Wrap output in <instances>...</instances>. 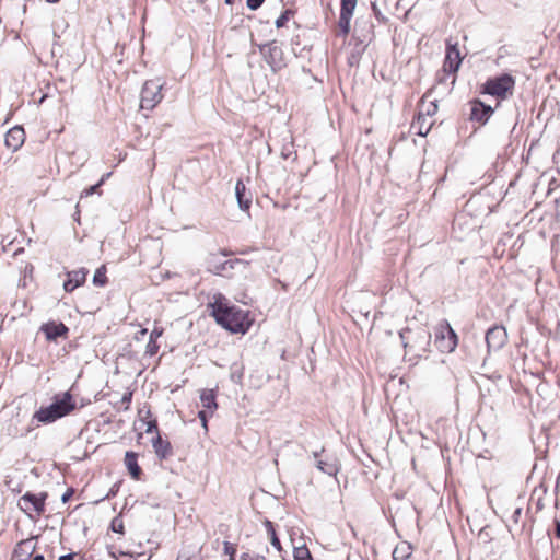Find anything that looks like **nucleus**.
<instances>
[{"label": "nucleus", "mask_w": 560, "mask_h": 560, "mask_svg": "<svg viewBox=\"0 0 560 560\" xmlns=\"http://www.w3.org/2000/svg\"><path fill=\"white\" fill-rule=\"evenodd\" d=\"M212 308L211 314L215 322L226 330L232 332H245V314L242 310L234 305L219 294L215 296L214 302L210 304Z\"/></svg>", "instance_id": "nucleus-1"}, {"label": "nucleus", "mask_w": 560, "mask_h": 560, "mask_svg": "<svg viewBox=\"0 0 560 560\" xmlns=\"http://www.w3.org/2000/svg\"><path fill=\"white\" fill-rule=\"evenodd\" d=\"M75 408V402L72 400V396L69 392L63 393L61 398H56L47 407H40L34 415L33 420L40 423H51L56 420L67 416Z\"/></svg>", "instance_id": "nucleus-2"}, {"label": "nucleus", "mask_w": 560, "mask_h": 560, "mask_svg": "<svg viewBox=\"0 0 560 560\" xmlns=\"http://www.w3.org/2000/svg\"><path fill=\"white\" fill-rule=\"evenodd\" d=\"M399 337L406 352H415L416 355L422 357L428 351L431 334L424 328L417 330L406 328L399 332Z\"/></svg>", "instance_id": "nucleus-3"}, {"label": "nucleus", "mask_w": 560, "mask_h": 560, "mask_svg": "<svg viewBox=\"0 0 560 560\" xmlns=\"http://www.w3.org/2000/svg\"><path fill=\"white\" fill-rule=\"evenodd\" d=\"M259 52L272 73H278L288 66L283 49L277 44V40H270L258 45Z\"/></svg>", "instance_id": "nucleus-4"}, {"label": "nucleus", "mask_w": 560, "mask_h": 560, "mask_svg": "<svg viewBox=\"0 0 560 560\" xmlns=\"http://www.w3.org/2000/svg\"><path fill=\"white\" fill-rule=\"evenodd\" d=\"M248 265V261L235 258L230 260L222 261L217 254H210L207 258V269L208 271L222 276V277H231L232 270L236 267H243L246 268Z\"/></svg>", "instance_id": "nucleus-5"}, {"label": "nucleus", "mask_w": 560, "mask_h": 560, "mask_svg": "<svg viewBox=\"0 0 560 560\" xmlns=\"http://www.w3.org/2000/svg\"><path fill=\"white\" fill-rule=\"evenodd\" d=\"M163 83L160 79L148 80L142 86L140 106L142 109H153L163 98Z\"/></svg>", "instance_id": "nucleus-6"}, {"label": "nucleus", "mask_w": 560, "mask_h": 560, "mask_svg": "<svg viewBox=\"0 0 560 560\" xmlns=\"http://www.w3.org/2000/svg\"><path fill=\"white\" fill-rule=\"evenodd\" d=\"M514 85V80L509 74H502L489 79L483 85V92L494 96H504Z\"/></svg>", "instance_id": "nucleus-7"}, {"label": "nucleus", "mask_w": 560, "mask_h": 560, "mask_svg": "<svg viewBox=\"0 0 560 560\" xmlns=\"http://www.w3.org/2000/svg\"><path fill=\"white\" fill-rule=\"evenodd\" d=\"M47 499V493L42 492L39 494H34L32 492H26L19 500V506L21 510L25 512L34 511L37 515H42L45 512V500Z\"/></svg>", "instance_id": "nucleus-8"}, {"label": "nucleus", "mask_w": 560, "mask_h": 560, "mask_svg": "<svg viewBox=\"0 0 560 560\" xmlns=\"http://www.w3.org/2000/svg\"><path fill=\"white\" fill-rule=\"evenodd\" d=\"M462 63V57L457 44L447 43L446 55L443 62V72L445 74H454L458 71Z\"/></svg>", "instance_id": "nucleus-9"}, {"label": "nucleus", "mask_w": 560, "mask_h": 560, "mask_svg": "<svg viewBox=\"0 0 560 560\" xmlns=\"http://www.w3.org/2000/svg\"><path fill=\"white\" fill-rule=\"evenodd\" d=\"M435 342L443 352H453L457 346V335L448 324L435 334Z\"/></svg>", "instance_id": "nucleus-10"}, {"label": "nucleus", "mask_w": 560, "mask_h": 560, "mask_svg": "<svg viewBox=\"0 0 560 560\" xmlns=\"http://www.w3.org/2000/svg\"><path fill=\"white\" fill-rule=\"evenodd\" d=\"M508 334L504 327L493 326L486 332V342L489 351L500 350L506 342Z\"/></svg>", "instance_id": "nucleus-11"}, {"label": "nucleus", "mask_w": 560, "mask_h": 560, "mask_svg": "<svg viewBox=\"0 0 560 560\" xmlns=\"http://www.w3.org/2000/svg\"><path fill=\"white\" fill-rule=\"evenodd\" d=\"M355 7L357 0L340 1V16L338 25L343 35H347L350 32V21L352 19Z\"/></svg>", "instance_id": "nucleus-12"}, {"label": "nucleus", "mask_w": 560, "mask_h": 560, "mask_svg": "<svg viewBox=\"0 0 560 560\" xmlns=\"http://www.w3.org/2000/svg\"><path fill=\"white\" fill-rule=\"evenodd\" d=\"M25 141V131L23 127L15 126L8 130L4 137V143L8 149H10L12 152L18 151Z\"/></svg>", "instance_id": "nucleus-13"}, {"label": "nucleus", "mask_w": 560, "mask_h": 560, "mask_svg": "<svg viewBox=\"0 0 560 560\" xmlns=\"http://www.w3.org/2000/svg\"><path fill=\"white\" fill-rule=\"evenodd\" d=\"M470 119L480 124H486L490 118L493 109L491 106L486 105L479 100H475L471 103Z\"/></svg>", "instance_id": "nucleus-14"}, {"label": "nucleus", "mask_w": 560, "mask_h": 560, "mask_svg": "<svg viewBox=\"0 0 560 560\" xmlns=\"http://www.w3.org/2000/svg\"><path fill=\"white\" fill-rule=\"evenodd\" d=\"M36 545L33 538L20 541L12 555V560H28L34 556Z\"/></svg>", "instance_id": "nucleus-15"}, {"label": "nucleus", "mask_w": 560, "mask_h": 560, "mask_svg": "<svg viewBox=\"0 0 560 560\" xmlns=\"http://www.w3.org/2000/svg\"><path fill=\"white\" fill-rule=\"evenodd\" d=\"M86 276L88 270L85 268L67 272L68 279L63 282L65 291L72 292L74 289L82 285L85 282Z\"/></svg>", "instance_id": "nucleus-16"}, {"label": "nucleus", "mask_w": 560, "mask_h": 560, "mask_svg": "<svg viewBox=\"0 0 560 560\" xmlns=\"http://www.w3.org/2000/svg\"><path fill=\"white\" fill-rule=\"evenodd\" d=\"M42 331L45 334L47 340L55 341L59 337H66L69 329L63 323L49 322L42 326Z\"/></svg>", "instance_id": "nucleus-17"}, {"label": "nucleus", "mask_w": 560, "mask_h": 560, "mask_svg": "<svg viewBox=\"0 0 560 560\" xmlns=\"http://www.w3.org/2000/svg\"><path fill=\"white\" fill-rule=\"evenodd\" d=\"M235 196L237 199V203L241 210L247 211L250 208L252 205V196L250 194H246V186L245 184L238 179L235 185Z\"/></svg>", "instance_id": "nucleus-18"}, {"label": "nucleus", "mask_w": 560, "mask_h": 560, "mask_svg": "<svg viewBox=\"0 0 560 560\" xmlns=\"http://www.w3.org/2000/svg\"><path fill=\"white\" fill-rule=\"evenodd\" d=\"M152 445L156 456L161 459H166L173 454L171 443L167 440H163L160 434L152 440Z\"/></svg>", "instance_id": "nucleus-19"}, {"label": "nucleus", "mask_w": 560, "mask_h": 560, "mask_svg": "<svg viewBox=\"0 0 560 560\" xmlns=\"http://www.w3.org/2000/svg\"><path fill=\"white\" fill-rule=\"evenodd\" d=\"M125 464L129 474L136 480L140 479L142 474L141 467L138 465V455L135 452L128 451L125 454Z\"/></svg>", "instance_id": "nucleus-20"}, {"label": "nucleus", "mask_w": 560, "mask_h": 560, "mask_svg": "<svg viewBox=\"0 0 560 560\" xmlns=\"http://www.w3.org/2000/svg\"><path fill=\"white\" fill-rule=\"evenodd\" d=\"M434 121L424 117L416 116L410 129L418 136L424 137L431 130Z\"/></svg>", "instance_id": "nucleus-21"}, {"label": "nucleus", "mask_w": 560, "mask_h": 560, "mask_svg": "<svg viewBox=\"0 0 560 560\" xmlns=\"http://www.w3.org/2000/svg\"><path fill=\"white\" fill-rule=\"evenodd\" d=\"M200 401L205 410L210 415L217 409L215 392L213 389H203L200 394Z\"/></svg>", "instance_id": "nucleus-22"}, {"label": "nucleus", "mask_w": 560, "mask_h": 560, "mask_svg": "<svg viewBox=\"0 0 560 560\" xmlns=\"http://www.w3.org/2000/svg\"><path fill=\"white\" fill-rule=\"evenodd\" d=\"M316 468L329 476H336L339 471L337 460L326 457L325 459L316 460Z\"/></svg>", "instance_id": "nucleus-23"}, {"label": "nucleus", "mask_w": 560, "mask_h": 560, "mask_svg": "<svg viewBox=\"0 0 560 560\" xmlns=\"http://www.w3.org/2000/svg\"><path fill=\"white\" fill-rule=\"evenodd\" d=\"M412 553V547L410 544L402 541L398 544L393 550L394 560H407Z\"/></svg>", "instance_id": "nucleus-24"}, {"label": "nucleus", "mask_w": 560, "mask_h": 560, "mask_svg": "<svg viewBox=\"0 0 560 560\" xmlns=\"http://www.w3.org/2000/svg\"><path fill=\"white\" fill-rule=\"evenodd\" d=\"M436 112L438 104L435 102L425 103L424 100L422 98L417 115L420 117H424L427 119H432Z\"/></svg>", "instance_id": "nucleus-25"}, {"label": "nucleus", "mask_w": 560, "mask_h": 560, "mask_svg": "<svg viewBox=\"0 0 560 560\" xmlns=\"http://www.w3.org/2000/svg\"><path fill=\"white\" fill-rule=\"evenodd\" d=\"M264 525L267 529V534H268L271 545L280 552L282 550V546H281L280 539L277 536L273 523L269 520H266L264 522Z\"/></svg>", "instance_id": "nucleus-26"}, {"label": "nucleus", "mask_w": 560, "mask_h": 560, "mask_svg": "<svg viewBox=\"0 0 560 560\" xmlns=\"http://www.w3.org/2000/svg\"><path fill=\"white\" fill-rule=\"evenodd\" d=\"M293 558L294 560H313V557L305 545L294 547Z\"/></svg>", "instance_id": "nucleus-27"}, {"label": "nucleus", "mask_w": 560, "mask_h": 560, "mask_svg": "<svg viewBox=\"0 0 560 560\" xmlns=\"http://www.w3.org/2000/svg\"><path fill=\"white\" fill-rule=\"evenodd\" d=\"M93 283L97 287H104L107 283L106 267L101 266L93 276Z\"/></svg>", "instance_id": "nucleus-28"}, {"label": "nucleus", "mask_w": 560, "mask_h": 560, "mask_svg": "<svg viewBox=\"0 0 560 560\" xmlns=\"http://www.w3.org/2000/svg\"><path fill=\"white\" fill-rule=\"evenodd\" d=\"M294 12L290 9L284 10L281 15L276 20V27H283L288 21L293 16Z\"/></svg>", "instance_id": "nucleus-29"}, {"label": "nucleus", "mask_w": 560, "mask_h": 560, "mask_svg": "<svg viewBox=\"0 0 560 560\" xmlns=\"http://www.w3.org/2000/svg\"><path fill=\"white\" fill-rule=\"evenodd\" d=\"M110 528L113 532L118 534H124V522L120 516H115L110 523Z\"/></svg>", "instance_id": "nucleus-30"}, {"label": "nucleus", "mask_w": 560, "mask_h": 560, "mask_svg": "<svg viewBox=\"0 0 560 560\" xmlns=\"http://www.w3.org/2000/svg\"><path fill=\"white\" fill-rule=\"evenodd\" d=\"M223 550H224V553L229 556L230 560H235L236 547L234 544H232L230 541H224Z\"/></svg>", "instance_id": "nucleus-31"}, {"label": "nucleus", "mask_w": 560, "mask_h": 560, "mask_svg": "<svg viewBox=\"0 0 560 560\" xmlns=\"http://www.w3.org/2000/svg\"><path fill=\"white\" fill-rule=\"evenodd\" d=\"M159 349L160 346L158 345L156 340L149 339L145 348V353L152 357L158 353Z\"/></svg>", "instance_id": "nucleus-32"}, {"label": "nucleus", "mask_w": 560, "mask_h": 560, "mask_svg": "<svg viewBox=\"0 0 560 560\" xmlns=\"http://www.w3.org/2000/svg\"><path fill=\"white\" fill-rule=\"evenodd\" d=\"M241 560H267L265 556L258 553L244 552L241 556Z\"/></svg>", "instance_id": "nucleus-33"}, {"label": "nucleus", "mask_w": 560, "mask_h": 560, "mask_svg": "<svg viewBox=\"0 0 560 560\" xmlns=\"http://www.w3.org/2000/svg\"><path fill=\"white\" fill-rule=\"evenodd\" d=\"M264 2H265V0H247L246 5L248 9L255 11V10L259 9Z\"/></svg>", "instance_id": "nucleus-34"}, {"label": "nucleus", "mask_w": 560, "mask_h": 560, "mask_svg": "<svg viewBox=\"0 0 560 560\" xmlns=\"http://www.w3.org/2000/svg\"><path fill=\"white\" fill-rule=\"evenodd\" d=\"M103 184H104V177H102V178H101V180H100L97 184H95V185H93V186H91V187L86 188V189L84 190L85 196H90V195H93L94 192H96V191H97V189H98Z\"/></svg>", "instance_id": "nucleus-35"}, {"label": "nucleus", "mask_w": 560, "mask_h": 560, "mask_svg": "<svg viewBox=\"0 0 560 560\" xmlns=\"http://www.w3.org/2000/svg\"><path fill=\"white\" fill-rule=\"evenodd\" d=\"M211 416L209 411L207 410H200L198 412V418L200 419L201 423H202V427L207 430V422H208V417Z\"/></svg>", "instance_id": "nucleus-36"}, {"label": "nucleus", "mask_w": 560, "mask_h": 560, "mask_svg": "<svg viewBox=\"0 0 560 560\" xmlns=\"http://www.w3.org/2000/svg\"><path fill=\"white\" fill-rule=\"evenodd\" d=\"M145 432L147 433H151V432H156L159 434V429H158V422L156 420H151L147 423V429H145Z\"/></svg>", "instance_id": "nucleus-37"}, {"label": "nucleus", "mask_w": 560, "mask_h": 560, "mask_svg": "<svg viewBox=\"0 0 560 560\" xmlns=\"http://www.w3.org/2000/svg\"><path fill=\"white\" fill-rule=\"evenodd\" d=\"M162 334H163V328L154 327V329L150 334V338L149 339L158 340V338H160L162 336Z\"/></svg>", "instance_id": "nucleus-38"}, {"label": "nucleus", "mask_w": 560, "mask_h": 560, "mask_svg": "<svg viewBox=\"0 0 560 560\" xmlns=\"http://www.w3.org/2000/svg\"><path fill=\"white\" fill-rule=\"evenodd\" d=\"M372 10H373V13L375 15V18L378 20V21H385V16L382 14L381 10L377 8L376 3H372Z\"/></svg>", "instance_id": "nucleus-39"}, {"label": "nucleus", "mask_w": 560, "mask_h": 560, "mask_svg": "<svg viewBox=\"0 0 560 560\" xmlns=\"http://www.w3.org/2000/svg\"><path fill=\"white\" fill-rule=\"evenodd\" d=\"M522 516V508L521 506H517L514 512H513V515H512V520L515 524L518 523V520L520 517Z\"/></svg>", "instance_id": "nucleus-40"}, {"label": "nucleus", "mask_w": 560, "mask_h": 560, "mask_svg": "<svg viewBox=\"0 0 560 560\" xmlns=\"http://www.w3.org/2000/svg\"><path fill=\"white\" fill-rule=\"evenodd\" d=\"M73 494V489H68L61 497L63 503L68 502Z\"/></svg>", "instance_id": "nucleus-41"}, {"label": "nucleus", "mask_w": 560, "mask_h": 560, "mask_svg": "<svg viewBox=\"0 0 560 560\" xmlns=\"http://www.w3.org/2000/svg\"><path fill=\"white\" fill-rule=\"evenodd\" d=\"M131 397H132L131 393H125L122 398H121V402L126 404L128 406L130 404V401H131Z\"/></svg>", "instance_id": "nucleus-42"}, {"label": "nucleus", "mask_w": 560, "mask_h": 560, "mask_svg": "<svg viewBox=\"0 0 560 560\" xmlns=\"http://www.w3.org/2000/svg\"><path fill=\"white\" fill-rule=\"evenodd\" d=\"M75 553L70 552L63 556H60L58 560H74Z\"/></svg>", "instance_id": "nucleus-43"}, {"label": "nucleus", "mask_w": 560, "mask_h": 560, "mask_svg": "<svg viewBox=\"0 0 560 560\" xmlns=\"http://www.w3.org/2000/svg\"><path fill=\"white\" fill-rule=\"evenodd\" d=\"M324 452H325V448H324V447H322V450H320V451H315V452H313V457H314L316 460H317V459H322V458H320V455H322Z\"/></svg>", "instance_id": "nucleus-44"}, {"label": "nucleus", "mask_w": 560, "mask_h": 560, "mask_svg": "<svg viewBox=\"0 0 560 560\" xmlns=\"http://www.w3.org/2000/svg\"><path fill=\"white\" fill-rule=\"evenodd\" d=\"M555 534L558 538H560V522H556Z\"/></svg>", "instance_id": "nucleus-45"}, {"label": "nucleus", "mask_w": 560, "mask_h": 560, "mask_svg": "<svg viewBox=\"0 0 560 560\" xmlns=\"http://www.w3.org/2000/svg\"><path fill=\"white\" fill-rule=\"evenodd\" d=\"M147 332H148V329H147V328H143V329H141V330L139 331V334H140L141 336H144Z\"/></svg>", "instance_id": "nucleus-46"}, {"label": "nucleus", "mask_w": 560, "mask_h": 560, "mask_svg": "<svg viewBox=\"0 0 560 560\" xmlns=\"http://www.w3.org/2000/svg\"><path fill=\"white\" fill-rule=\"evenodd\" d=\"M112 173H107L105 175H103L102 177H104V182L110 176Z\"/></svg>", "instance_id": "nucleus-47"}, {"label": "nucleus", "mask_w": 560, "mask_h": 560, "mask_svg": "<svg viewBox=\"0 0 560 560\" xmlns=\"http://www.w3.org/2000/svg\"><path fill=\"white\" fill-rule=\"evenodd\" d=\"M49 3H57L59 0H46Z\"/></svg>", "instance_id": "nucleus-48"}, {"label": "nucleus", "mask_w": 560, "mask_h": 560, "mask_svg": "<svg viewBox=\"0 0 560 560\" xmlns=\"http://www.w3.org/2000/svg\"><path fill=\"white\" fill-rule=\"evenodd\" d=\"M525 528V522H522L521 523V530H523Z\"/></svg>", "instance_id": "nucleus-49"}, {"label": "nucleus", "mask_w": 560, "mask_h": 560, "mask_svg": "<svg viewBox=\"0 0 560 560\" xmlns=\"http://www.w3.org/2000/svg\"><path fill=\"white\" fill-rule=\"evenodd\" d=\"M537 505H538L539 509L541 508L540 498H538Z\"/></svg>", "instance_id": "nucleus-50"}, {"label": "nucleus", "mask_w": 560, "mask_h": 560, "mask_svg": "<svg viewBox=\"0 0 560 560\" xmlns=\"http://www.w3.org/2000/svg\"><path fill=\"white\" fill-rule=\"evenodd\" d=\"M234 2V0H225V3L228 4H232Z\"/></svg>", "instance_id": "nucleus-51"}, {"label": "nucleus", "mask_w": 560, "mask_h": 560, "mask_svg": "<svg viewBox=\"0 0 560 560\" xmlns=\"http://www.w3.org/2000/svg\"><path fill=\"white\" fill-rule=\"evenodd\" d=\"M288 151L282 152V155L287 159L288 158Z\"/></svg>", "instance_id": "nucleus-52"}, {"label": "nucleus", "mask_w": 560, "mask_h": 560, "mask_svg": "<svg viewBox=\"0 0 560 560\" xmlns=\"http://www.w3.org/2000/svg\"><path fill=\"white\" fill-rule=\"evenodd\" d=\"M288 151L282 152V155L287 159L288 158Z\"/></svg>", "instance_id": "nucleus-53"}, {"label": "nucleus", "mask_w": 560, "mask_h": 560, "mask_svg": "<svg viewBox=\"0 0 560 560\" xmlns=\"http://www.w3.org/2000/svg\"><path fill=\"white\" fill-rule=\"evenodd\" d=\"M537 489L533 490V494H532V498L537 493Z\"/></svg>", "instance_id": "nucleus-54"}]
</instances>
